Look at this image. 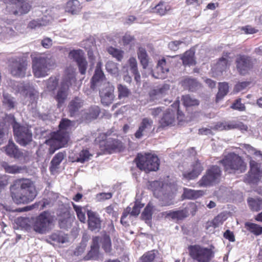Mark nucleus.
I'll return each instance as SVG.
<instances>
[{
  "mask_svg": "<svg viewBox=\"0 0 262 262\" xmlns=\"http://www.w3.org/2000/svg\"><path fill=\"white\" fill-rule=\"evenodd\" d=\"M10 189L12 199L17 204L29 203L37 195L34 182L28 179L16 180Z\"/></svg>",
  "mask_w": 262,
  "mask_h": 262,
  "instance_id": "obj_1",
  "label": "nucleus"
},
{
  "mask_svg": "<svg viewBox=\"0 0 262 262\" xmlns=\"http://www.w3.org/2000/svg\"><path fill=\"white\" fill-rule=\"evenodd\" d=\"M72 125V122L68 119H62L59 125V130L50 133V155L56 150L64 147L69 140V135L66 132Z\"/></svg>",
  "mask_w": 262,
  "mask_h": 262,
  "instance_id": "obj_2",
  "label": "nucleus"
},
{
  "mask_svg": "<svg viewBox=\"0 0 262 262\" xmlns=\"http://www.w3.org/2000/svg\"><path fill=\"white\" fill-rule=\"evenodd\" d=\"M225 172L228 174L242 173L247 170V164L244 159L234 152H229L219 161Z\"/></svg>",
  "mask_w": 262,
  "mask_h": 262,
  "instance_id": "obj_3",
  "label": "nucleus"
},
{
  "mask_svg": "<svg viewBox=\"0 0 262 262\" xmlns=\"http://www.w3.org/2000/svg\"><path fill=\"white\" fill-rule=\"evenodd\" d=\"M134 162L139 169L146 173L157 171L160 164L158 157L150 153L138 154Z\"/></svg>",
  "mask_w": 262,
  "mask_h": 262,
  "instance_id": "obj_4",
  "label": "nucleus"
},
{
  "mask_svg": "<svg viewBox=\"0 0 262 262\" xmlns=\"http://www.w3.org/2000/svg\"><path fill=\"white\" fill-rule=\"evenodd\" d=\"M94 142L101 151L100 155L121 151L124 148L121 141L117 139L108 138L105 134H99Z\"/></svg>",
  "mask_w": 262,
  "mask_h": 262,
  "instance_id": "obj_5",
  "label": "nucleus"
},
{
  "mask_svg": "<svg viewBox=\"0 0 262 262\" xmlns=\"http://www.w3.org/2000/svg\"><path fill=\"white\" fill-rule=\"evenodd\" d=\"M76 81L75 73L72 68L66 70L61 86L55 96V99L58 102L57 106L60 107L64 102L68 96V92L70 85Z\"/></svg>",
  "mask_w": 262,
  "mask_h": 262,
  "instance_id": "obj_6",
  "label": "nucleus"
},
{
  "mask_svg": "<svg viewBox=\"0 0 262 262\" xmlns=\"http://www.w3.org/2000/svg\"><path fill=\"white\" fill-rule=\"evenodd\" d=\"M189 256L197 262H211L214 256L213 250L199 244L188 247Z\"/></svg>",
  "mask_w": 262,
  "mask_h": 262,
  "instance_id": "obj_7",
  "label": "nucleus"
},
{
  "mask_svg": "<svg viewBox=\"0 0 262 262\" xmlns=\"http://www.w3.org/2000/svg\"><path fill=\"white\" fill-rule=\"evenodd\" d=\"M13 129L15 140L21 146H26L33 141L32 133L29 126L14 121Z\"/></svg>",
  "mask_w": 262,
  "mask_h": 262,
  "instance_id": "obj_8",
  "label": "nucleus"
},
{
  "mask_svg": "<svg viewBox=\"0 0 262 262\" xmlns=\"http://www.w3.org/2000/svg\"><path fill=\"white\" fill-rule=\"evenodd\" d=\"M222 174L221 169L219 166L212 165L206 170L198 184L200 187H207L218 184L221 181Z\"/></svg>",
  "mask_w": 262,
  "mask_h": 262,
  "instance_id": "obj_9",
  "label": "nucleus"
},
{
  "mask_svg": "<svg viewBox=\"0 0 262 262\" xmlns=\"http://www.w3.org/2000/svg\"><path fill=\"white\" fill-rule=\"evenodd\" d=\"M3 2L6 5V11L15 16L27 13L31 8L26 0H3Z\"/></svg>",
  "mask_w": 262,
  "mask_h": 262,
  "instance_id": "obj_10",
  "label": "nucleus"
},
{
  "mask_svg": "<svg viewBox=\"0 0 262 262\" xmlns=\"http://www.w3.org/2000/svg\"><path fill=\"white\" fill-rule=\"evenodd\" d=\"M13 89L16 93H20L26 97H29L32 103L36 102L38 93L30 82H14Z\"/></svg>",
  "mask_w": 262,
  "mask_h": 262,
  "instance_id": "obj_11",
  "label": "nucleus"
},
{
  "mask_svg": "<svg viewBox=\"0 0 262 262\" xmlns=\"http://www.w3.org/2000/svg\"><path fill=\"white\" fill-rule=\"evenodd\" d=\"M49 60L46 54L32 57V69L35 77L39 78L48 75Z\"/></svg>",
  "mask_w": 262,
  "mask_h": 262,
  "instance_id": "obj_12",
  "label": "nucleus"
},
{
  "mask_svg": "<svg viewBox=\"0 0 262 262\" xmlns=\"http://www.w3.org/2000/svg\"><path fill=\"white\" fill-rule=\"evenodd\" d=\"M9 69L12 76L23 78L26 75L27 64L23 59L16 57L9 60Z\"/></svg>",
  "mask_w": 262,
  "mask_h": 262,
  "instance_id": "obj_13",
  "label": "nucleus"
},
{
  "mask_svg": "<svg viewBox=\"0 0 262 262\" xmlns=\"http://www.w3.org/2000/svg\"><path fill=\"white\" fill-rule=\"evenodd\" d=\"M49 226V212L43 211L36 218L33 219L32 226L34 231L39 233H45Z\"/></svg>",
  "mask_w": 262,
  "mask_h": 262,
  "instance_id": "obj_14",
  "label": "nucleus"
},
{
  "mask_svg": "<svg viewBox=\"0 0 262 262\" xmlns=\"http://www.w3.org/2000/svg\"><path fill=\"white\" fill-rule=\"evenodd\" d=\"M236 68L242 75L247 74L253 68V62L252 58L246 55H237L235 59Z\"/></svg>",
  "mask_w": 262,
  "mask_h": 262,
  "instance_id": "obj_15",
  "label": "nucleus"
},
{
  "mask_svg": "<svg viewBox=\"0 0 262 262\" xmlns=\"http://www.w3.org/2000/svg\"><path fill=\"white\" fill-rule=\"evenodd\" d=\"M198 208L195 204L191 203L182 210L177 211H169L166 212V216H169L173 220H183L187 217L189 213L194 215L197 211Z\"/></svg>",
  "mask_w": 262,
  "mask_h": 262,
  "instance_id": "obj_16",
  "label": "nucleus"
},
{
  "mask_svg": "<svg viewBox=\"0 0 262 262\" xmlns=\"http://www.w3.org/2000/svg\"><path fill=\"white\" fill-rule=\"evenodd\" d=\"M250 169L245 175L244 181L248 184H257L261 178V171L258 164L255 161L250 162Z\"/></svg>",
  "mask_w": 262,
  "mask_h": 262,
  "instance_id": "obj_17",
  "label": "nucleus"
},
{
  "mask_svg": "<svg viewBox=\"0 0 262 262\" xmlns=\"http://www.w3.org/2000/svg\"><path fill=\"white\" fill-rule=\"evenodd\" d=\"M176 122V111L172 108H167L163 114L159 121V125L157 128V132L168 127L173 126Z\"/></svg>",
  "mask_w": 262,
  "mask_h": 262,
  "instance_id": "obj_18",
  "label": "nucleus"
},
{
  "mask_svg": "<svg viewBox=\"0 0 262 262\" xmlns=\"http://www.w3.org/2000/svg\"><path fill=\"white\" fill-rule=\"evenodd\" d=\"M114 89V86L108 82L99 91L101 102L104 105H108L113 102L115 98Z\"/></svg>",
  "mask_w": 262,
  "mask_h": 262,
  "instance_id": "obj_19",
  "label": "nucleus"
},
{
  "mask_svg": "<svg viewBox=\"0 0 262 262\" xmlns=\"http://www.w3.org/2000/svg\"><path fill=\"white\" fill-rule=\"evenodd\" d=\"M203 167L199 160L190 165V169L183 172V178L187 180H194L198 177L203 170Z\"/></svg>",
  "mask_w": 262,
  "mask_h": 262,
  "instance_id": "obj_20",
  "label": "nucleus"
},
{
  "mask_svg": "<svg viewBox=\"0 0 262 262\" xmlns=\"http://www.w3.org/2000/svg\"><path fill=\"white\" fill-rule=\"evenodd\" d=\"M169 72V66L167 64L166 59L163 57L159 60L156 69L152 71L153 77L157 79H165Z\"/></svg>",
  "mask_w": 262,
  "mask_h": 262,
  "instance_id": "obj_21",
  "label": "nucleus"
},
{
  "mask_svg": "<svg viewBox=\"0 0 262 262\" xmlns=\"http://www.w3.org/2000/svg\"><path fill=\"white\" fill-rule=\"evenodd\" d=\"M88 228L92 231H99L101 227V220L99 215L92 210H88Z\"/></svg>",
  "mask_w": 262,
  "mask_h": 262,
  "instance_id": "obj_22",
  "label": "nucleus"
},
{
  "mask_svg": "<svg viewBox=\"0 0 262 262\" xmlns=\"http://www.w3.org/2000/svg\"><path fill=\"white\" fill-rule=\"evenodd\" d=\"M153 120L148 117H144L141 119L138 128L134 134L136 139H141L146 132L150 130L153 125Z\"/></svg>",
  "mask_w": 262,
  "mask_h": 262,
  "instance_id": "obj_23",
  "label": "nucleus"
},
{
  "mask_svg": "<svg viewBox=\"0 0 262 262\" xmlns=\"http://www.w3.org/2000/svg\"><path fill=\"white\" fill-rule=\"evenodd\" d=\"M3 148L6 155L10 158L19 159L24 157L22 151L12 140H9L8 144Z\"/></svg>",
  "mask_w": 262,
  "mask_h": 262,
  "instance_id": "obj_24",
  "label": "nucleus"
},
{
  "mask_svg": "<svg viewBox=\"0 0 262 262\" xmlns=\"http://www.w3.org/2000/svg\"><path fill=\"white\" fill-rule=\"evenodd\" d=\"M99 236H96L92 238L91 249L84 259L86 260L95 259L98 257L99 254Z\"/></svg>",
  "mask_w": 262,
  "mask_h": 262,
  "instance_id": "obj_25",
  "label": "nucleus"
},
{
  "mask_svg": "<svg viewBox=\"0 0 262 262\" xmlns=\"http://www.w3.org/2000/svg\"><path fill=\"white\" fill-rule=\"evenodd\" d=\"M181 85L184 89L191 92H195L202 87V84L196 78L187 77L181 81Z\"/></svg>",
  "mask_w": 262,
  "mask_h": 262,
  "instance_id": "obj_26",
  "label": "nucleus"
},
{
  "mask_svg": "<svg viewBox=\"0 0 262 262\" xmlns=\"http://www.w3.org/2000/svg\"><path fill=\"white\" fill-rule=\"evenodd\" d=\"M102 63L101 61L97 63L95 72L91 82V87L93 89H94L97 86V84L105 78V75L102 70Z\"/></svg>",
  "mask_w": 262,
  "mask_h": 262,
  "instance_id": "obj_27",
  "label": "nucleus"
},
{
  "mask_svg": "<svg viewBox=\"0 0 262 262\" xmlns=\"http://www.w3.org/2000/svg\"><path fill=\"white\" fill-rule=\"evenodd\" d=\"M180 59L182 60L183 65L186 66H195L196 63L195 58V52L193 49L185 52L180 55Z\"/></svg>",
  "mask_w": 262,
  "mask_h": 262,
  "instance_id": "obj_28",
  "label": "nucleus"
},
{
  "mask_svg": "<svg viewBox=\"0 0 262 262\" xmlns=\"http://www.w3.org/2000/svg\"><path fill=\"white\" fill-rule=\"evenodd\" d=\"M84 105V100L78 97H74L68 105L69 112L70 116L75 115Z\"/></svg>",
  "mask_w": 262,
  "mask_h": 262,
  "instance_id": "obj_29",
  "label": "nucleus"
},
{
  "mask_svg": "<svg viewBox=\"0 0 262 262\" xmlns=\"http://www.w3.org/2000/svg\"><path fill=\"white\" fill-rule=\"evenodd\" d=\"M171 10V6L163 1H160L156 6L152 8L151 12L160 16L166 15Z\"/></svg>",
  "mask_w": 262,
  "mask_h": 262,
  "instance_id": "obj_30",
  "label": "nucleus"
},
{
  "mask_svg": "<svg viewBox=\"0 0 262 262\" xmlns=\"http://www.w3.org/2000/svg\"><path fill=\"white\" fill-rule=\"evenodd\" d=\"M138 58L143 69H146L149 64V57L145 48L140 47L137 50Z\"/></svg>",
  "mask_w": 262,
  "mask_h": 262,
  "instance_id": "obj_31",
  "label": "nucleus"
},
{
  "mask_svg": "<svg viewBox=\"0 0 262 262\" xmlns=\"http://www.w3.org/2000/svg\"><path fill=\"white\" fill-rule=\"evenodd\" d=\"M203 194L204 191L203 190H195L187 188H184L182 197L186 199L195 200L202 196Z\"/></svg>",
  "mask_w": 262,
  "mask_h": 262,
  "instance_id": "obj_32",
  "label": "nucleus"
},
{
  "mask_svg": "<svg viewBox=\"0 0 262 262\" xmlns=\"http://www.w3.org/2000/svg\"><path fill=\"white\" fill-rule=\"evenodd\" d=\"M247 203L252 211L258 212L262 210V199L260 198H249Z\"/></svg>",
  "mask_w": 262,
  "mask_h": 262,
  "instance_id": "obj_33",
  "label": "nucleus"
},
{
  "mask_svg": "<svg viewBox=\"0 0 262 262\" xmlns=\"http://www.w3.org/2000/svg\"><path fill=\"white\" fill-rule=\"evenodd\" d=\"M71 216L69 211L63 212L59 216L58 220L60 228L66 229L71 226Z\"/></svg>",
  "mask_w": 262,
  "mask_h": 262,
  "instance_id": "obj_34",
  "label": "nucleus"
},
{
  "mask_svg": "<svg viewBox=\"0 0 262 262\" xmlns=\"http://www.w3.org/2000/svg\"><path fill=\"white\" fill-rule=\"evenodd\" d=\"M230 53H224L223 56L219 58L216 64V69L221 72L225 71L229 67V62L228 58Z\"/></svg>",
  "mask_w": 262,
  "mask_h": 262,
  "instance_id": "obj_35",
  "label": "nucleus"
},
{
  "mask_svg": "<svg viewBox=\"0 0 262 262\" xmlns=\"http://www.w3.org/2000/svg\"><path fill=\"white\" fill-rule=\"evenodd\" d=\"M1 165L6 172L11 174L19 173L25 170V167L24 166H19L16 165H11L6 162H3Z\"/></svg>",
  "mask_w": 262,
  "mask_h": 262,
  "instance_id": "obj_36",
  "label": "nucleus"
},
{
  "mask_svg": "<svg viewBox=\"0 0 262 262\" xmlns=\"http://www.w3.org/2000/svg\"><path fill=\"white\" fill-rule=\"evenodd\" d=\"M99 243L101 244L102 248L106 253H110L112 250V242L110 236L105 233L102 236L99 237Z\"/></svg>",
  "mask_w": 262,
  "mask_h": 262,
  "instance_id": "obj_37",
  "label": "nucleus"
},
{
  "mask_svg": "<svg viewBox=\"0 0 262 262\" xmlns=\"http://www.w3.org/2000/svg\"><path fill=\"white\" fill-rule=\"evenodd\" d=\"M229 85L226 82L219 83V91L216 95V102L221 100L228 93Z\"/></svg>",
  "mask_w": 262,
  "mask_h": 262,
  "instance_id": "obj_38",
  "label": "nucleus"
},
{
  "mask_svg": "<svg viewBox=\"0 0 262 262\" xmlns=\"http://www.w3.org/2000/svg\"><path fill=\"white\" fill-rule=\"evenodd\" d=\"M101 112L100 108L98 106L93 105L89 107L85 113V117L87 120L96 119Z\"/></svg>",
  "mask_w": 262,
  "mask_h": 262,
  "instance_id": "obj_39",
  "label": "nucleus"
},
{
  "mask_svg": "<svg viewBox=\"0 0 262 262\" xmlns=\"http://www.w3.org/2000/svg\"><path fill=\"white\" fill-rule=\"evenodd\" d=\"M107 52L115 58L118 61H121L124 57V51L113 47H109L107 49Z\"/></svg>",
  "mask_w": 262,
  "mask_h": 262,
  "instance_id": "obj_40",
  "label": "nucleus"
},
{
  "mask_svg": "<svg viewBox=\"0 0 262 262\" xmlns=\"http://www.w3.org/2000/svg\"><path fill=\"white\" fill-rule=\"evenodd\" d=\"M247 229L255 235H259L262 234V227L253 223L247 222L245 224Z\"/></svg>",
  "mask_w": 262,
  "mask_h": 262,
  "instance_id": "obj_41",
  "label": "nucleus"
},
{
  "mask_svg": "<svg viewBox=\"0 0 262 262\" xmlns=\"http://www.w3.org/2000/svg\"><path fill=\"white\" fill-rule=\"evenodd\" d=\"M3 97L2 102L5 107L9 110L13 108L15 104L14 98L8 93H4Z\"/></svg>",
  "mask_w": 262,
  "mask_h": 262,
  "instance_id": "obj_42",
  "label": "nucleus"
},
{
  "mask_svg": "<svg viewBox=\"0 0 262 262\" xmlns=\"http://www.w3.org/2000/svg\"><path fill=\"white\" fill-rule=\"evenodd\" d=\"M182 101L184 105L186 107L198 106L200 104L199 100L191 97L189 95L183 96Z\"/></svg>",
  "mask_w": 262,
  "mask_h": 262,
  "instance_id": "obj_43",
  "label": "nucleus"
},
{
  "mask_svg": "<svg viewBox=\"0 0 262 262\" xmlns=\"http://www.w3.org/2000/svg\"><path fill=\"white\" fill-rule=\"evenodd\" d=\"M69 57L73 59L76 63L82 60L84 57V53L81 49L73 50L69 52Z\"/></svg>",
  "mask_w": 262,
  "mask_h": 262,
  "instance_id": "obj_44",
  "label": "nucleus"
},
{
  "mask_svg": "<svg viewBox=\"0 0 262 262\" xmlns=\"http://www.w3.org/2000/svg\"><path fill=\"white\" fill-rule=\"evenodd\" d=\"M92 156V154L90 152L88 149H83L78 154V157L76 160V161L81 163H84V162L88 161Z\"/></svg>",
  "mask_w": 262,
  "mask_h": 262,
  "instance_id": "obj_45",
  "label": "nucleus"
},
{
  "mask_svg": "<svg viewBox=\"0 0 262 262\" xmlns=\"http://www.w3.org/2000/svg\"><path fill=\"white\" fill-rule=\"evenodd\" d=\"M49 21V19H47V17L45 19L42 18L41 20H33L29 22L28 27L31 29H36L41 26H47Z\"/></svg>",
  "mask_w": 262,
  "mask_h": 262,
  "instance_id": "obj_46",
  "label": "nucleus"
},
{
  "mask_svg": "<svg viewBox=\"0 0 262 262\" xmlns=\"http://www.w3.org/2000/svg\"><path fill=\"white\" fill-rule=\"evenodd\" d=\"M8 134V127L6 124L0 119V145L3 144Z\"/></svg>",
  "mask_w": 262,
  "mask_h": 262,
  "instance_id": "obj_47",
  "label": "nucleus"
},
{
  "mask_svg": "<svg viewBox=\"0 0 262 262\" xmlns=\"http://www.w3.org/2000/svg\"><path fill=\"white\" fill-rule=\"evenodd\" d=\"M117 89L118 98L119 99L127 97L131 93L130 90L128 89L126 86L122 84H119L117 85Z\"/></svg>",
  "mask_w": 262,
  "mask_h": 262,
  "instance_id": "obj_48",
  "label": "nucleus"
},
{
  "mask_svg": "<svg viewBox=\"0 0 262 262\" xmlns=\"http://www.w3.org/2000/svg\"><path fill=\"white\" fill-rule=\"evenodd\" d=\"M153 211L152 206L148 204L144 208L141 214L142 219L144 221H149L151 220Z\"/></svg>",
  "mask_w": 262,
  "mask_h": 262,
  "instance_id": "obj_49",
  "label": "nucleus"
},
{
  "mask_svg": "<svg viewBox=\"0 0 262 262\" xmlns=\"http://www.w3.org/2000/svg\"><path fill=\"white\" fill-rule=\"evenodd\" d=\"M169 89L168 85H164L159 89L151 90L149 93V96L151 98H154L156 96L165 93Z\"/></svg>",
  "mask_w": 262,
  "mask_h": 262,
  "instance_id": "obj_50",
  "label": "nucleus"
},
{
  "mask_svg": "<svg viewBox=\"0 0 262 262\" xmlns=\"http://www.w3.org/2000/svg\"><path fill=\"white\" fill-rule=\"evenodd\" d=\"M50 238L58 243H64L67 241V238L63 236L61 232H57L56 233H52L50 235Z\"/></svg>",
  "mask_w": 262,
  "mask_h": 262,
  "instance_id": "obj_51",
  "label": "nucleus"
},
{
  "mask_svg": "<svg viewBox=\"0 0 262 262\" xmlns=\"http://www.w3.org/2000/svg\"><path fill=\"white\" fill-rule=\"evenodd\" d=\"M156 257L155 251H150L144 253L140 258L141 262H152Z\"/></svg>",
  "mask_w": 262,
  "mask_h": 262,
  "instance_id": "obj_52",
  "label": "nucleus"
},
{
  "mask_svg": "<svg viewBox=\"0 0 262 262\" xmlns=\"http://www.w3.org/2000/svg\"><path fill=\"white\" fill-rule=\"evenodd\" d=\"M64 158V154L62 152H58L55 155L51 161L52 168H56L61 162Z\"/></svg>",
  "mask_w": 262,
  "mask_h": 262,
  "instance_id": "obj_53",
  "label": "nucleus"
},
{
  "mask_svg": "<svg viewBox=\"0 0 262 262\" xmlns=\"http://www.w3.org/2000/svg\"><path fill=\"white\" fill-rule=\"evenodd\" d=\"M226 219L225 215L222 213H220L212 220L211 222L212 226L214 228H216L219 225L222 224Z\"/></svg>",
  "mask_w": 262,
  "mask_h": 262,
  "instance_id": "obj_54",
  "label": "nucleus"
},
{
  "mask_svg": "<svg viewBox=\"0 0 262 262\" xmlns=\"http://www.w3.org/2000/svg\"><path fill=\"white\" fill-rule=\"evenodd\" d=\"M2 31L3 33V39H8L17 35V33L10 27L2 28Z\"/></svg>",
  "mask_w": 262,
  "mask_h": 262,
  "instance_id": "obj_55",
  "label": "nucleus"
},
{
  "mask_svg": "<svg viewBox=\"0 0 262 262\" xmlns=\"http://www.w3.org/2000/svg\"><path fill=\"white\" fill-rule=\"evenodd\" d=\"M73 207L76 212L77 216L79 220L81 223H85L86 220L85 215V213L82 211L81 207L80 206H78L74 204H73Z\"/></svg>",
  "mask_w": 262,
  "mask_h": 262,
  "instance_id": "obj_56",
  "label": "nucleus"
},
{
  "mask_svg": "<svg viewBox=\"0 0 262 262\" xmlns=\"http://www.w3.org/2000/svg\"><path fill=\"white\" fill-rule=\"evenodd\" d=\"M180 102L179 100L174 102L171 105L172 107H175L176 113L177 114V119L179 122H182L183 121L184 118V114L183 113L179 110Z\"/></svg>",
  "mask_w": 262,
  "mask_h": 262,
  "instance_id": "obj_57",
  "label": "nucleus"
},
{
  "mask_svg": "<svg viewBox=\"0 0 262 262\" xmlns=\"http://www.w3.org/2000/svg\"><path fill=\"white\" fill-rule=\"evenodd\" d=\"M231 108L241 112L245 111L246 110V106L244 104L241 102V98L235 100L231 105Z\"/></svg>",
  "mask_w": 262,
  "mask_h": 262,
  "instance_id": "obj_58",
  "label": "nucleus"
},
{
  "mask_svg": "<svg viewBox=\"0 0 262 262\" xmlns=\"http://www.w3.org/2000/svg\"><path fill=\"white\" fill-rule=\"evenodd\" d=\"M77 64L80 74L82 75L85 74L88 67V62L86 58H84L82 60L77 62Z\"/></svg>",
  "mask_w": 262,
  "mask_h": 262,
  "instance_id": "obj_59",
  "label": "nucleus"
},
{
  "mask_svg": "<svg viewBox=\"0 0 262 262\" xmlns=\"http://www.w3.org/2000/svg\"><path fill=\"white\" fill-rule=\"evenodd\" d=\"M134 36L131 35L129 33L126 32L122 38V42L124 46L130 44L135 40Z\"/></svg>",
  "mask_w": 262,
  "mask_h": 262,
  "instance_id": "obj_60",
  "label": "nucleus"
},
{
  "mask_svg": "<svg viewBox=\"0 0 262 262\" xmlns=\"http://www.w3.org/2000/svg\"><path fill=\"white\" fill-rule=\"evenodd\" d=\"M250 84V82L243 81L236 84L234 88V91L238 93L246 89Z\"/></svg>",
  "mask_w": 262,
  "mask_h": 262,
  "instance_id": "obj_61",
  "label": "nucleus"
},
{
  "mask_svg": "<svg viewBox=\"0 0 262 262\" xmlns=\"http://www.w3.org/2000/svg\"><path fill=\"white\" fill-rule=\"evenodd\" d=\"M128 63L131 72L138 70L137 61L135 57H130L128 60Z\"/></svg>",
  "mask_w": 262,
  "mask_h": 262,
  "instance_id": "obj_62",
  "label": "nucleus"
},
{
  "mask_svg": "<svg viewBox=\"0 0 262 262\" xmlns=\"http://www.w3.org/2000/svg\"><path fill=\"white\" fill-rule=\"evenodd\" d=\"M241 30L244 31L246 34H253L258 32V30L252 27L250 25H246L242 27Z\"/></svg>",
  "mask_w": 262,
  "mask_h": 262,
  "instance_id": "obj_63",
  "label": "nucleus"
},
{
  "mask_svg": "<svg viewBox=\"0 0 262 262\" xmlns=\"http://www.w3.org/2000/svg\"><path fill=\"white\" fill-rule=\"evenodd\" d=\"M183 42L180 40L172 41L169 43L168 48L171 51H176L179 50V46Z\"/></svg>",
  "mask_w": 262,
  "mask_h": 262,
  "instance_id": "obj_64",
  "label": "nucleus"
}]
</instances>
